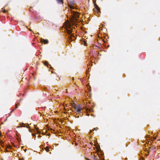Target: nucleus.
<instances>
[{"label":"nucleus","mask_w":160,"mask_h":160,"mask_svg":"<svg viewBox=\"0 0 160 160\" xmlns=\"http://www.w3.org/2000/svg\"><path fill=\"white\" fill-rule=\"evenodd\" d=\"M67 32L68 34V38L70 41L74 40L76 38L74 34L72 33L73 30L70 26H68L66 29Z\"/></svg>","instance_id":"nucleus-1"},{"label":"nucleus","mask_w":160,"mask_h":160,"mask_svg":"<svg viewBox=\"0 0 160 160\" xmlns=\"http://www.w3.org/2000/svg\"><path fill=\"white\" fill-rule=\"evenodd\" d=\"M72 107L74 108V111L78 113H81L82 110V106L80 105L72 104Z\"/></svg>","instance_id":"nucleus-2"},{"label":"nucleus","mask_w":160,"mask_h":160,"mask_svg":"<svg viewBox=\"0 0 160 160\" xmlns=\"http://www.w3.org/2000/svg\"><path fill=\"white\" fill-rule=\"evenodd\" d=\"M94 3V5L95 7V8L94 9V10L95 12H96L97 13H99L100 12V8L94 2H93Z\"/></svg>","instance_id":"nucleus-3"},{"label":"nucleus","mask_w":160,"mask_h":160,"mask_svg":"<svg viewBox=\"0 0 160 160\" xmlns=\"http://www.w3.org/2000/svg\"><path fill=\"white\" fill-rule=\"evenodd\" d=\"M20 127H27V128H29V125L28 124H27V125H25L23 123H22V125L20 126H18L17 127L18 128H19Z\"/></svg>","instance_id":"nucleus-4"},{"label":"nucleus","mask_w":160,"mask_h":160,"mask_svg":"<svg viewBox=\"0 0 160 160\" xmlns=\"http://www.w3.org/2000/svg\"><path fill=\"white\" fill-rule=\"evenodd\" d=\"M41 42L44 43L45 44H47L48 43V41L47 40H45L42 39V40Z\"/></svg>","instance_id":"nucleus-5"},{"label":"nucleus","mask_w":160,"mask_h":160,"mask_svg":"<svg viewBox=\"0 0 160 160\" xmlns=\"http://www.w3.org/2000/svg\"><path fill=\"white\" fill-rule=\"evenodd\" d=\"M57 1L58 3L60 4H62V0H57Z\"/></svg>","instance_id":"nucleus-6"},{"label":"nucleus","mask_w":160,"mask_h":160,"mask_svg":"<svg viewBox=\"0 0 160 160\" xmlns=\"http://www.w3.org/2000/svg\"><path fill=\"white\" fill-rule=\"evenodd\" d=\"M45 150L47 152H48L49 150V148L48 147H47L45 148Z\"/></svg>","instance_id":"nucleus-7"},{"label":"nucleus","mask_w":160,"mask_h":160,"mask_svg":"<svg viewBox=\"0 0 160 160\" xmlns=\"http://www.w3.org/2000/svg\"><path fill=\"white\" fill-rule=\"evenodd\" d=\"M44 64L45 65H46V66H48V62H47V61H45L44 63Z\"/></svg>","instance_id":"nucleus-8"},{"label":"nucleus","mask_w":160,"mask_h":160,"mask_svg":"<svg viewBox=\"0 0 160 160\" xmlns=\"http://www.w3.org/2000/svg\"><path fill=\"white\" fill-rule=\"evenodd\" d=\"M70 8L72 9H74V8L73 6H71Z\"/></svg>","instance_id":"nucleus-9"},{"label":"nucleus","mask_w":160,"mask_h":160,"mask_svg":"<svg viewBox=\"0 0 160 160\" xmlns=\"http://www.w3.org/2000/svg\"><path fill=\"white\" fill-rule=\"evenodd\" d=\"M3 12L5 13V12H6V10H4L3 11Z\"/></svg>","instance_id":"nucleus-10"},{"label":"nucleus","mask_w":160,"mask_h":160,"mask_svg":"<svg viewBox=\"0 0 160 160\" xmlns=\"http://www.w3.org/2000/svg\"><path fill=\"white\" fill-rule=\"evenodd\" d=\"M32 136H35V135L34 134H32Z\"/></svg>","instance_id":"nucleus-11"},{"label":"nucleus","mask_w":160,"mask_h":160,"mask_svg":"<svg viewBox=\"0 0 160 160\" xmlns=\"http://www.w3.org/2000/svg\"><path fill=\"white\" fill-rule=\"evenodd\" d=\"M76 17H78V15H77L76 16Z\"/></svg>","instance_id":"nucleus-12"},{"label":"nucleus","mask_w":160,"mask_h":160,"mask_svg":"<svg viewBox=\"0 0 160 160\" xmlns=\"http://www.w3.org/2000/svg\"><path fill=\"white\" fill-rule=\"evenodd\" d=\"M92 116H93L92 114L91 115Z\"/></svg>","instance_id":"nucleus-13"}]
</instances>
